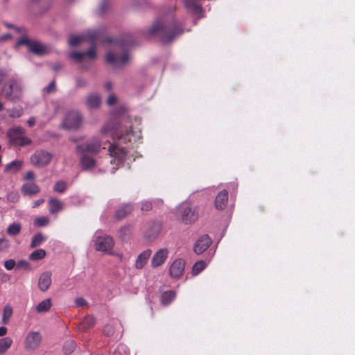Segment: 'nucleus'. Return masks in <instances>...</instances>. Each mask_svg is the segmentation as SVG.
Listing matches in <instances>:
<instances>
[{
  "mask_svg": "<svg viewBox=\"0 0 355 355\" xmlns=\"http://www.w3.org/2000/svg\"><path fill=\"white\" fill-rule=\"evenodd\" d=\"M183 33L182 25L175 20L167 23L155 21L148 31V35L158 37L164 44L172 42Z\"/></svg>",
  "mask_w": 355,
  "mask_h": 355,
  "instance_id": "nucleus-1",
  "label": "nucleus"
},
{
  "mask_svg": "<svg viewBox=\"0 0 355 355\" xmlns=\"http://www.w3.org/2000/svg\"><path fill=\"white\" fill-rule=\"evenodd\" d=\"M101 135L103 137H110L114 140H122L124 143H127L130 141L132 130L126 128L123 132L116 121L110 120L104 124L101 130Z\"/></svg>",
  "mask_w": 355,
  "mask_h": 355,
  "instance_id": "nucleus-2",
  "label": "nucleus"
},
{
  "mask_svg": "<svg viewBox=\"0 0 355 355\" xmlns=\"http://www.w3.org/2000/svg\"><path fill=\"white\" fill-rule=\"evenodd\" d=\"M24 87L22 83L17 78L8 80V86L2 88L4 97L9 101H17L21 99L23 95Z\"/></svg>",
  "mask_w": 355,
  "mask_h": 355,
  "instance_id": "nucleus-3",
  "label": "nucleus"
},
{
  "mask_svg": "<svg viewBox=\"0 0 355 355\" xmlns=\"http://www.w3.org/2000/svg\"><path fill=\"white\" fill-rule=\"evenodd\" d=\"M7 136L10 145L16 147H21L29 145L32 140L25 136V130L21 127H13L8 130Z\"/></svg>",
  "mask_w": 355,
  "mask_h": 355,
  "instance_id": "nucleus-4",
  "label": "nucleus"
},
{
  "mask_svg": "<svg viewBox=\"0 0 355 355\" xmlns=\"http://www.w3.org/2000/svg\"><path fill=\"white\" fill-rule=\"evenodd\" d=\"M178 214L181 220L185 225H190L195 223L198 217L199 212L197 207H192L188 202H184L178 209Z\"/></svg>",
  "mask_w": 355,
  "mask_h": 355,
  "instance_id": "nucleus-5",
  "label": "nucleus"
},
{
  "mask_svg": "<svg viewBox=\"0 0 355 355\" xmlns=\"http://www.w3.org/2000/svg\"><path fill=\"white\" fill-rule=\"evenodd\" d=\"M53 155L44 150H36L31 157V164L37 168H43L49 164Z\"/></svg>",
  "mask_w": 355,
  "mask_h": 355,
  "instance_id": "nucleus-6",
  "label": "nucleus"
},
{
  "mask_svg": "<svg viewBox=\"0 0 355 355\" xmlns=\"http://www.w3.org/2000/svg\"><path fill=\"white\" fill-rule=\"evenodd\" d=\"M103 144H105V143L103 142L101 139L94 137L85 144L78 145L76 147V151L77 153H91L92 154H97L99 153ZM103 148H105V147L103 146Z\"/></svg>",
  "mask_w": 355,
  "mask_h": 355,
  "instance_id": "nucleus-7",
  "label": "nucleus"
},
{
  "mask_svg": "<svg viewBox=\"0 0 355 355\" xmlns=\"http://www.w3.org/2000/svg\"><path fill=\"white\" fill-rule=\"evenodd\" d=\"M17 45H26L31 52L39 55L44 54L46 51V46L40 42L31 40L25 37H21L17 41Z\"/></svg>",
  "mask_w": 355,
  "mask_h": 355,
  "instance_id": "nucleus-8",
  "label": "nucleus"
},
{
  "mask_svg": "<svg viewBox=\"0 0 355 355\" xmlns=\"http://www.w3.org/2000/svg\"><path fill=\"white\" fill-rule=\"evenodd\" d=\"M82 123V117L77 112H69L65 116L62 126L66 129H77Z\"/></svg>",
  "mask_w": 355,
  "mask_h": 355,
  "instance_id": "nucleus-9",
  "label": "nucleus"
},
{
  "mask_svg": "<svg viewBox=\"0 0 355 355\" xmlns=\"http://www.w3.org/2000/svg\"><path fill=\"white\" fill-rule=\"evenodd\" d=\"M106 61L114 67H120L125 64L129 60V55L124 51L121 55L118 53L109 52L105 57Z\"/></svg>",
  "mask_w": 355,
  "mask_h": 355,
  "instance_id": "nucleus-10",
  "label": "nucleus"
},
{
  "mask_svg": "<svg viewBox=\"0 0 355 355\" xmlns=\"http://www.w3.org/2000/svg\"><path fill=\"white\" fill-rule=\"evenodd\" d=\"M42 335L38 331H30L26 336L24 347L26 350L33 351L37 349L42 342Z\"/></svg>",
  "mask_w": 355,
  "mask_h": 355,
  "instance_id": "nucleus-11",
  "label": "nucleus"
},
{
  "mask_svg": "<svg viewBox=\"0 0 355 355\" xmlns=\"http://www.w3.org/2000/svg\"><path fill=\"white\" fill-rule=\"evenodd\" d=\"M110 156L114 159V162L123 163L127 155L125 149L116 144H110L108 148Z\"/></svg>",
  "mask_w": 355,
  "mask_h": 355,
  "instance_id": "nucleus-12",
  "label": "nucleus"
},
{
  "mask_svg": "<svg viewBox=\"0 0 355 355\" xmlns=\"http://www.w3.org/2000/svg\"><path fill=\"white\" fill-rule=\"evenodd\" d=\"M114 246V241L110 236H98L96 239L95 249L97 251L107 252Z\"/></svg>",
  "mask_w": 355,
  "mask_h": 355,
  "instance_id": "nucleus-13",
  "label": "nucleus"
},
{
  "mask_svg": "<svg viewBox=\"0 0 355 355\" xmlns=\"http://www.w3.org/2000/svg\"><path fill=\"white\" fill-rule=\"evenodd\" d=\"M185 261L183 259H176L169 267V275L172 278L180 279L184 271Z\"/></svg>",
  "mask_w": 355,
  "mask_h": 355,
  "instance_id": "nucleus-14",
  "label": "nucleus"
},
{
  "mask_svg": "<svg viewBox=\"0 0 355 355\" xmlns=\"http://www.w3.org/2000/svg\"><path fill=\"white\" fill-rule=\"evenodd\" d=\"M168 250L166 248H162L157 251L151 259V266L153 268L161 266L167 259Z\"/></svg>",
  "mask_w": 355,
  "mask_h": 355,
  "instance_id": "nucleus-15",
  "label": "nucleus"
},
{
  "mask_svg": "<svg viewBox=\"0 0 355 355\" xmlns=\"http://www.w3.org/2000/svg\"><path fill=\"white\" fill-rule=\"evenodd\" d=\"M211 240L208 235H204L197 240L193 247V251L198 254L203 253L211 245Z\"/></svg>",
  "mask_w": 355,
  "mask_h": 355,
  "instance_id": "nucleus-16",
  "label": "nucleus"
},
{
  "mask_svg": "<svg viewBox=\"0 0 355 355\" xmlns=\"http://www.w3.org/2000/svg\"><path fill=\"white\" fill-rule=\"evenodd\" d=\"M21 191L24 196L33 197L40 193V188L35 182H26L21 186Z\"/></svg>",
  "mask_w": 355,
  "mask_h": 355,
  "instance_id": "nucleus-17",
  "label": "nucleus"
},
{
  "mask_svg": "<svg viewBox=\"0 0 355 355\" xmlns=\"http://www.w3.org/2000/svg\"><path fill=\"white\" fill-rule=\"evenodd\" d=\"M98 39V34L96 32L92 33L88 35V40L92 43V47L86 52H83V53H85V57H88L92 60L96 58L95 42Z\"/></svg>",
  "mask_w": 355,
  "mask_h": 355,
  "instance_id": "nucleus-18",
  "label": "nucleus"
},
{
  "mask_svg": "<svg viewBox=\"0 0 355 355\" xmlns=\"http://www.w3.org/2000/svg\"><path fill=\"white\" fill-rule=\"evenodd\" d=\"M228 200V192L227 190H223L216 197L215 207L217 209H223L226 207Z\"/></svg>",
  "mask_w": 355,
  "mask_h": 355,
  "instance_id": "nucleus-19",
  "label": "nucleus"
},
{
  "mask_svg": "<svg viewBox=\"0 0 355 355\" xmlns=\"http://www.w3.org/2000/svg\"><path fill=\"white\" fill-rule=\"evenodd\" d=\"M79 153L81 154L80 164L83 170H89L95 166L96 161L92 157L87 155V153Z\"/></svg>",
  "mask_w": 355,
  "mask_h": 355,
  "instance_id": "nucleus-20",
  "label": "nucleus"
},
{
  "mask_svg": "<svg viewBox=\"0 0 355 355\" xmlns=\"http://www.w3.org/2000/svg\"><path fill=\"white\" fill-rule=\"evenodd\" d=\"M51 284V273L46 272L42 273L38 281V286L42 291H46L49 289Z\"/></svg>",
  "mask_w": 355,
  "mask_h": 355,
  "instance_id": "nucleus-21",
  "label": "nucleus"
},
{
  "mask_svg": "<svg viewBox=\"0 0 355 355\" xmlns=\"http://www.w3.org/2000/svg\"><path fill=\"white\" fill-rule=\"evenodd\" d=\"M150 254V250H146L142 252L137 258L135 268L137 269H142L147 263Z\"/></svg>",
  "mask_w": 355,
  "mask_h": 355,
  "instance_id": "nucleus-22",
  "label": "nucleus"
},
{
  "mask_svg": "<svg viewBox=\"0 0 355 355\" xmlns=\"http://www.w3.org/2000/svg\"><path fill=\"white\" fill-rule=\"evenodd\" d=\"M49 212L51 214H55L62 209V202L61 200L51 198L49 200Z\"/></svg>",
  "mask_w": 355,
  "mask_h": 355,
  "instance_id": "nucleus-23",
  "label": "nucleus"
},
{
  "mask_svg": "<svg viewBox=\"0 0 355 355\" xmlns=\"http://www.w3.org/2000/svg\"><path fill=\"white\" fill-rule=\"evenodd\" d=\"M184 5L189 11L192 12L195 15H200L202 12V6L195 2L194 0H186Z\"/></svg>",
  "mask_w": 355,
  "mask_h": 355,
  "instance_id": "nucleus-24",
  "label": "nucleus"
},
{
  "mask_svg": "<svg viewBox=\"0 0 355 355\" xmlns=\"http://www.w3.org/2000/svg\"><path fill=\"white\" fill-rule=\"evenodd\" d=\"M51 300L50 298H47L42 300L35 306V311L37 313H46L51 309Z\"/></svg>",
  "mask_w": 355,
  "mask_h": 355,
  "instance_id": "nucleus-25",
  "label": "nucleus"
},
{
  "mask_svg": "<svg viewBox=\"0 0 355 355\" xmlns=\"http://www.w3.org/2000/svg\"><path fill=\"white\" fill-rule=\"evenodd\" d=\"M96 320L94 317L86 315L84 320L80 322L79 329L85 331L90 328H92L95 324Z\"/></svg>",
  "mask_w": 355,
  "mask_h": 355,
  "instance_id": "nucleus-26",
  "label": "nucleus"
},
{
  "mask_svg": "<svg viewBox=\"0 0 355 355\" xmlns=\"http://www.w3.org/2000/svg\"><path fill=\"white\" fill-rule=\"evenodd\" d=\"M101 104V98L97 94H92L88 96L87 101V105L91 109H96Z\"/></svg>",
  "mask_w": 355,
  "mask_h": 355,
  "instance_id": "nucleus-27",
  "label": "nucleus"
},
{
  "mask_svg": "<svg viewBox=\"0 0 355 355\" xmlns=\"http://www.w3.org/2000/svg\"><path fill=\"white\" fill-rule=\"evenodd\" d=\"M12 344V340L10 337L0 339V355L4 354Z\"/></svg>",
  "mask_w": 355,
  "mask_h": 355,
  "instance_id": "nucleus-28",
  "label": "nucleus"
},
{
  "mask_svg": "<svg viewBox=\"0 0 355 355\" xmlns=\"http://www.w3.org/2000/svg\"><path fill=\"white\" fill-rule=\"evenodd\" d=\"M130 205H125L116 211L115 217L116 219H122L132 211Z\"/></svg>",
  "mask_w": 355,
  "mask_h": 355,
  "instance_id": "nucleus-29",
  "label": "nucleus"
},
{
  "mask_svg": "<svg viewBox=\"0 0 355 355\" xmlns=\"http://www.w3.org/2000/svg\"><path fill=\"white\" fill-rule=\"evenodd\" d=\"M21 230V226L19 223H12L7 228L6 232L9 236H15L18 235Z\"/></svg>",
  "mask_w": 355,
  "mask_h": 355,
  "instance_id": "nucleus-30",
  "label": "nucleus"
},
{
  "mask_svg": "<svg viewBox=\"0 0 355 355\" xmlns=\"http://www.w3.org/2000/svg\"><path fill=\"white\" fill-rule=\"evenodd\" d=\"M12 315V308L10 305L4 306L2 314V323L7 324Z\"/></svg>",
  "mask_w": 355,
  "mask_h": 355,
  "instance_id": "nucleus-31",
  "label": "nucleus"
},
{
  "mask_svg": "<svg viewBox=\"0 0 355 355\" xmlns=\"http://www.w3.org/2000/svg\"><path fill=\"white\" fill-rule=\"evenodd\" d=\"M175 297V293L173 291L164 292L162 295V302L167 305L170 304Z\"/></svg>",
  "mask_w": 355,
  "mask_h": 355,
  "instance_id": "nucleus-32",
  "label": "nucleus"
},
{
  "mask_svg": "<svg viewBox=\"0 0 355 355\" xmlns=\"http://www.w3.org/2000/svg\"><path fill=\"white\" fill-rule=\"evenodd\" d=\"M22 164L21 161H12L6 166L5 170L7 171L17 172L20 170L22 166Z\"/></svg>",
  "mask_w": 355,
  "mask_h": 355,
  "instance_id": "nucleus-33",
  "label": "nucleus"
},
{
  "mask_svg": "<svg viewBox=\"0 0 355 355\" xmlns=\"http://www.w3.org/2000/svg\"><path fill=\"white\" fill-rule=\"evenodd\" d=\"M46 256V251L43 249H38L33 251L29 256V259L32 261H37L42 259Z\"/></svg>",
  "mask_w": 355,
  "mask_h": 355,
  "instance_id": "nucleus-34",
  "label": "nucleus"
},
{
  "mask_svg": "<svg viewBox=\"0 0 355 355\" xmlns=\"http://www.w3.org/2000/svg\"><path fill=\"white\" fill-rule=\"evenodd\" d=\"M45 240V237L41 234L38 233L35 234L31 243V248H34L41 245V243Z\"/></svg>",
  "mask_w": 355,
  "mask_h": 355,
  "instance_id": "nucleus-35",
  "label": "nucleus"
},
{
  "mask_svg": "<svg viewBox=\"0 0 355 355\" xmlns=\"http://www.w3.org/2000/svg\"><path fill=\"white\" fill-rule=\"evenodd\" d=\"M206 263L203 261H197L192 268V272L194 275H198L205 268Z\"/></svg>",
  "mask_w": 355,
  "mask_h": 355,
  "instance_id": "nucleus-36",
  "label": "nucleus"
},
{
  "mask_svg": "<svg viewBox=\"0 0 355 355\" xmlns=\"http://www.w3.org/2000/svg\"><path fill=\"white\" fill-rule=\"evenodd\" d=\"M50 222L47 216H40L35 219L34 223L38 227H44L49 225Z\"/></svg>",
  "mask_w": 355,
  "mask_h": 355,
  "instance_id": "nucleus-37",
  "label": "nucleus"
},
{
  "mask_svg": "<svg viewBox=\"0 0 355 355\" xmlns=\"http://www.w3.org/2000/svg\"><path fill=\"white\" fill-rule=\"evenodd\" d=\"M67 188V183L64 181L60 180L55 182L53 187V191L58 193H63Z\"/></svg>",
  "mask_w": 355,
  "mask_h": 355,
  "instance_id": "nucleus-38",
  "label": "nucleus"
},
{
  "mask_svg": "<svg viewBox=\"0 0 355 355\" xmlns=\"http://www.w3.org/2000/svg\"><path fill=\"white\" fill-rule=\"evenodd\" d=\"M132 231V228L130 225H126L121 227L119 230L120 237L122 240H125L127 236H128Z\"/></svg>",
  "mask_w": 355,
  "mask_h": 355,
  "instance_id": "nucleus-39",
  "label": "nucleus"
},
{
  "mask_svg": "<svg viewBox=\"0 0 355 355\" xmlns=\"http://www.w3.org/2000/svg\"><path fill=\"white\" fill-rule=\"evenodd\" d=\"M9 116L11 118H19L23 113L22 108H12L8 110Z\"/></svg>",
  "mask_w": 355,
  "mask_h": 355,
  "instance_id": "nucleus-40",
  "label": "nucleus"
},
{
  "mask_svg": "<svg viewBox=\"0 0 355 355\" xmlns=\"http://www.w3.org/2000/svg\"><path fill=\"white\" fill-rule=\"evenodd\" d=\"M84 40L82 36H71L69 40V44L71 46H76Z\"/></svg>",
  "mask_w": 355,
  "mask_h": 355,
  "instance_id": "nucleus-41",
  "label": "nucleus"
},
{
  "mask_svg": "<svg viewBox=\"0 0 355 355\" xmlns=\"http://www.w3.org/2000/svg\"><path fill=\"white\" fill-rule=\"evenodd\" d=\"M19 199L17 191H11L7 195V201L10 202H17Z\"/></svg>",
  "mask_w": 355,
  "mask_h": 355,
  "instance_id": "nucleus-42",
  "label": "nucleus"
},
{
  "mask_svg": "<svg viewBox=\"0 0 355 355\" xmlns=\"http://www.w3.org/2000/svg\"><path fill=\"white\" fill-rule=\"evenodd\" d=\"M9 241L6 238H0V252L6 251L9 248Z\"/></svg>",
  "mask_w": 355,
  "mask_h": 355,
  "instance_id": "nucleus-43",
  "label": "nucleus"
},
{
  "mask_svg": "<svg viewBox=\"0 0 355 355\" xmlns=\"http://www.w3.org/2000/svg\"><path fill=\"white\" fill-rule=\"evenodd\" d=\"M70 57L72 59L80 61L85 58V53H83V52H72L70 54Z\"/></svg>",
  "mask_w": 355,
  "mask_h": 355,
  "instance_id": "nucleus-44",
  "label": "nucleus"
},
{
  "mask_svg": "<svg viewBox=\"0 0 355 355\" xmlns=\"http://www.w3.org/2000/svg\"><path fill=\"white\" fill-rule=\"evenodd\" d=\"M103 332L105 335L110 336L114 334V329L112 325H105L103 328Z\"/></svg>",
  "mask_w": 355,
  "mask_h": 355,
  "instance_id": "nucleus-45",
  "label": "nucleus"
},
{
  "mask_svg": "<svg viewBox=\"0 0 355 355\" xmlns=\"http://www.w3.org/2000/svg\"><path fill=\"white\" fill-rule=\"evenodd\" d=\"M15 266V261L13 259H8L4 262V267L8 270H10L14 268Z\"/></svg>",
  "mask_w": 355,
  "mask_h": 355,
  "instance_id": "nucleus-46",
  "label": "nucleus"
},
{
  "mask_svg": "<svg viewBox=\"0 0 355 355\" xmlns=\"http://www.w3.org/2000/svg\"><path fill=\"white\" fill-rule=\"evenodd\" d=\"M75 304L76 307H82L86 305L87 302L83 297H77L75 300Z\"/></svg>",
  "mask_w": 355,
  "mask_h": 355,
  "instance_id": "nucleus-47",
  "label": "nucleus"
},
{
  "mask_svg": "<svg viewBox=\"0 0 355 355\" xmlns=\"http://www.w3.org/2000/svg\"><path fill=\"white\" fill-rule=\"evenodd\" d=\"M47 93H51L55 90V81L52 80L49 85L45 88Z\"/></svg>",
  "mask_w": 355,
  "mask_h": 355,
  "instance_id": "nucleus-48",
  "label": "nucleus"
},
{
  "mask_svg": "<svg viewBox=\"0 0 355 355\" xmlns=\"http://www.w3.org/2000/svg\"><path fill=\"white\" fill-rule=\"evenodd\" d=\"M8 73L5 70L0 69V84L7 78Z\"/></svg>",
  "mask_w": 355,
  "mask_h": 355,
  "instance_id": "nucleus-49",
  "label": "nucleus"
},
{
  "mask_svg": "<svg viewBox=\"0 0 355 355\" xmlns=\"http://www.w3.org/2000/svg\"><path fill=\"white\" fill-rule=\"evenodd\" d=\"M116 102V98L114 95H110L107 101V103L110 105L115 104Z\"/></svg>",
  "mask_w": 355,
  "mask_h": 355,
  "instance_id": "nucleus-50",
  "label": "nucleus"
},
{
  "mask_svg": "<svg viewBox=\"0 0 355 355\" xmlns=\"http://www.w3.org/2000/svg\"><path fill=\"white\" fill-rule=\"evenodd\" d=\"M34 179H35V174L33 171L26 172V173L24 176L25 180H34Z\"/></svg>",
  "mask_w": 355,
  "mask_h": 355,
  "instance_id": "nucleus-51",
  "label": "nucleus"
},
{
  "mask_svg": "<svg viewBox=\"0 0 355 355\" xmlns=\"http://www.w3.org/2000/svg\"><path fill=\"white\" fill-rule=\"evenodd\" d=\"M44 202V198L38 199L33 202V208H37V207H40Z\"/></svg>",
  "mask_w": 355,
  "mask_h": 355,
  "instance_id": "nucleus-52",
  "label": "nucleus"
},
{
  "mask_svg": "<svg viewBox=\"0 0 355 355\" xmlns=\"http://www.w3.org/2000/svg\"><path fill=\"white\" fill-rule=\"evenodd\" d=\"M12 36L10 33H6L0 36V43L6 40L11 39Z\"/></svg>",
  "mask_w": 355,
  "mask_h": 355,
  "instance_id": "nucleus-53",
  "label": "nucleus"
},
{
  "mask_svg": "<svg viewBox=\"0 0 355 355\" xmlns=\"http://www.w3.org/2000/svg\"><path fill=\"white\" fill-rule=\"evenodd\" d=\"M67 346H69V352H71V351H73L76 345H75V343L73 341H69L67 343H66V345L64 346V348H66ZM65 350H67V349H65Z\"/></svg>",
  "mask_w": 355,
  "mask_h": 355,
  "instance_id": "nucleus-54",
  "label": "nucleus"
},
{
  "mask_svg": "<svg viewBox=\"0 0 355 355\" xmlns=\"http://www.w3.org/2000/svg\"><path fill=\"white\" fill-rule=\"evenodd\" d=\"M151 208H152V205H151V203H150V202H146L141 207V209L145 210V211H148V210L151 209Z\"/></svg>",
  "mask_w": 355,
  "mask_h": 355,
  "instance_id": "nucleus-55",
  "label": "nucleus"
},
{
  "mask_svg": "<svg viewBox=\"0 0 355 355\" xmlns=\"http://www.w3.org/2000/svg\"><path fill=\"white\" fill-rule=\"evenodd\" d=\"M27 123L28 126L32 127L35 124V120L33 117H31L28 119Z\"/></svg>",
  "mask_w": 355,
  "mask_h": 355,
  "instance_id": "nucleus-56",
  "label": "nucleus"
},
{
  "mask_svg": "<svg viewBox=\"0 0 355 355\" xmlns=\"http://www.w3.org/2000/svg\"><path fill=\"white\" fill-rule=\"evenodd\" d=\"M7 333V328L5 327H0V336L2 337L5 336Z\"/></svg>",
  "mask_w": 355,
  "mask_h": 355,
  "instance_id": "nucleus-57",
  "label": "nucleus"
},
{
  "mask_svg": "<svg viewBox=\"0 0 355 355\" xmlns=\"http://www.w3.org/2000/svg\"><path fill=\"white\" fill-rule=\"evenodd\" d=\"M76 84L78 87H83L85 85V82L80 79H78L76 80Z\"/></svg>",
  "mask_w": 355,
  "mask_h": 355,
  "instance_id": "nucleus-58",
  "label": "nucleus"
},
{
  "mask_svg": "<svg viewBox=\"0 0 355 355\" xmlns=\"http://www.w3.org/2000/svg\"><path fill=\"white\" fill-rule=\"evenodd\" d=\"M62 68V64H60V63H57L55 64H54L53 69L54 71H58L60 70V69Z\"/></svg>",
  "mask_w": 355,
  "mask_h": 355,
  "instance_id": "nucleus-59",
  "label": "nucleus"
},
{
  "mask_svg": "<svg viewBox=\"0 0 355 355\" xmlns=\"http://www.w3.org/2000/svg\"><path fill=\"white\" fill-rule=\"evenodd\" d=\"M112 83L110 82L106 83V84L105 85V87L106 90H107V91H110L112 89Z\"/></svg>",
  "mask_w": 355,
  "mask_h": 355,
  "instance_id": "nucleus-60",
  "label": "nucleus"
},
{
  "mask_svg": "<svg viewBox=\"0 0 355 355\" xmlns=\"http://www.w3.org/2000/svg\"><path fill=\"white\" fill-rule=\"evenodd\" d=\"M100 9L101 12H104V10H105V5L104 3L101 4Z\"/></svg>",
  "mask_w": 355,
  "mask_h": 355,
  "instance_id": "nucleus-61",
  "label": "nucleus"
},
{
  "mask_svg": "<svg viewBox=\"0 0 355 355\" xmlns=\"http://www.w3.org/2000/svg\"><path fill=\"white\" fill-rule=\"evenodd\" d=\"M5 26L8 28H12L14 27L12 25L8 24V23H5Z\"/></svg>",
  "mask_w": 355,
  "mask_h": 355,
  "instance_id": "nucleus-62",
  "label": "nucleus"
},
{
  "mask_svg": "<svg viewBox=\"0 0 355 355\" xmlns=\"http://www.w3.org/2000/svg\"><path fill=\"white\" fill-rule=\"evenodd\" d=\"M159 227L158 226V227H157V230L156 232L153 234V236H154V237H155V236H156L157 235V234H158V232H159Z\"/></svg>",
  "mask_w": 355,
  "mask_h": 355,
  "instance_id": "nucleus-63",
  "label": "nucleus"
},
{
  "mask_svg": "<svg viewBox=\"0 0 355 355\" xmlns=\"http://www.w3.org/2000/svg\"><path fill=\"white\" fill-rule=\"evenodd\" d=\"M3 109V104L0 102V111H1Z\"/></svg>",
  "mask_w": 355,
  "mask_h": 355,
  "instance_id": "nucleus-64",
  "label": "nucleus"
}]
</instances>
